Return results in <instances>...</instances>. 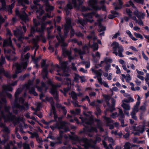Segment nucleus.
I'll return each mask as SVG.
<instances>
[{"instance_id": "1", "label": "nucleus", "mask_w": 149, "mask_h": 149, "mask_svg": "<svg viewBox=\"0 0 149 149\" xmlns=\"http://www.w3.org/2000/svg\"><path fill=\"white\" fill-rule=\"evenodd\" d=\"M4 75L7 78L9 77V72L4 70V69L0 67V80L2 76ZM3 85V91L0 92V122L1 119H3L5 122L9 121V108L6 105V100L5 98L6 96H9V85Z\"/></svg>"}, {"instance_id": "2", "label": "nucleus", "mask_w": 149, "mask_h": 149, "mask_svg": "<svg viewBox=\"0 0 149 149\" xmlns=\"http://www.w3.org/2000/svg\"><path fill=\"white\" fill-rule=\"evenodd\" d=\"M84 115L86 117L84 118L80 117V118L82 122L84 123V126L85 127L84 128L83 132L86 133L87 132H97V128L91 126V125L94 123L93 118L92 116L84 113Z\"/></svg>"}, {"instance_id": "3", "label": "nucleus", "mask_w": 149, "mask_h": 149, "mask_svg": "<svg viewBox=\"0 0 149 149\" xmlns=\"http://www.w3.org/2000/svg\"><path fill=\"white\" fill-rule=\"evenodd\" d=\"M40 0H34V5L31 6L32 9L36 10V13L37 17L38 19L40 18V16H42L45 13V11L42 9V6L39 3Z\"/></svg>"}, {"instance_id": "4", "label": "nucleus", "mask_w": 149, "mask_h": 149, "mask_svg": "<svg viewBox=\"0 0 149 149\" xmlns=\"http://www.w3.org/2000/svg\"><path fill=\"white\" fill-rule=\"evenodd\" d=\"M68 123L65 121H60L57 122L55 125V126H51L50 127L54 130L55 128H57L59 130L61 129L64 130V132H67L70 131V129L68 126Z\"/></svg>"}, {"instance_id": "5", "label": "nucleus", "mask_w": 149, "mask_h": 149, "mask_svg": "<svg viewBox=\"0 0 149 149\" xmlns=\"http://www.w3.org/2000/svg\"><path fill=\"white\" fill-rule=\"evenodd\" d=\"M111 46H113V54L116 56H118L120 57H124L122 54L124 49L122 46L120 45L118 43L116 42H113Z\"/></svg>"}, {"instance_id": "6", "label": "nucleus", "mask_w": 149, "mask_h": 149, "mask_svg": "<svg viewBox=\"0 0 149 149\" xmlns=\"http://www.w3.org/2000/svg\"><path fill=\"white\" fill-rule=\"evenodd\" d=\"M95 14V12H92L84 14L83 16L85 17L84 19H79V22L82 24H86L88 22L92 23L94 20L91 19L93 18V16H94Z\"/></svg>"}, {"instance_id": "7", "label": "nucleus", "mask_w": 149, "mask_h": 149, "mask_svg": "<svg viewBox=\"0 0 149 149\" xmlns=\"http://www.w3.org/2000/svg\"><path fill=\"white\" fill-rule=\"evenodd\" d=\"M24 106L21 105L18 103L15 104L13 108L14 112L16 114L18 113L19 112L22 111H25L29 109L28 103H25Z\"/></svg>"}, {"instance_id": "8", "label": "nucleus", "mask_w": 149, "mask_h": 149, "mask_svg": "<svg viewBox=\"0 0 149 149\" xmlns=\"http://www.w3.org/2000/svg\"><path fill=\"white\" fill-rule=\"evenodd\" d=\"M74 138L75 140L80 143L83 142L84 144L83 146L86 149H87L90 146L91 141L86 138H81L77 136H75Z\"/></svg>"}, {"instance_id": "9", "label": "nucleus", "mask_w": 149, "mask_h": 149, "mask_svg": "<svg viewBox=\"0 0 149 149\" xmlns=\"http://www.w3.org/2000/svg\"><path fill=\"white\" fill-rule=\"evenodd\" d=\"M25 8H24L22 10V12L20 13L19 10L17 9L15 10V13L17 15H19L22 21L26 23L27 22L29 21V20L28 17L27 15L25 12Z\"/></svg>"}, {"instance_id": "10", "label": "nucleus", "mask_w": 149, "mask_h": 149, "mask_svg": "<svg viewBox=\"0 0 149 149\" xmlns=\"http://www.w3.org/2000/svg\"><path fill=\"white\" fill-rule=\"evenodd\" d=\"M61 86V85L58 84L56 85H53L50 91L51 93L53 95L54 98L57 102L58 101V97L56 89L57 88H59Z\"/></svg>"}, {"instance_id": "11", "label": "nucleus", "mask_w": 149, "mask_h": 149, "mask_svg": "<svg viewBox=\"0 0 149 149\" xmlns=\"http://www.w3.org/2000/svg\"><path fill=\"white\" fill-rule=\"evenodd\" d=\"M30 54L29 53H27L25 56L24 58H22L23 56H21L22 61L20 64L23 67V70H25L28 65V62Z\"/></svg>"}, {"instance_id": "12", "label": "nucleus", "mask_w": 149, "mask_h": 149, "mask_svg": "<svg viewBox=\"0 0 149 149\" xmlns=\"http://www.w3.org/2000/svg\"><path fill=\"white\" fill-rule=\"evenodd\" d=\"M22 28L21 27L19 29L15 32H14V34L18 38V40L22 43L23 40L24 39V35L22 31Z\"/></svg>"}, {"instance_id": "13", "label": "nucleus", "mask_w": 149, "mask_h": 149, "mask_svg": "<svg viewBox=\"0 0 149 149\" xmlns=\"http://www.w3.org/2000/svg\"><path fill=\"white\" fill-rule=\"evenodd\" d=\"M15 66L16 67V70L15 72V73L12 75V77L13 79H15L17 77V74L23 71L24 70H22V66L19 64L18 63H15L13 65V67Z\"/></svg>"}, {"instance_id": "14", "label": "nucleus", "mask_w": 149, "mask_h": 149, "mask_svg": "<svg viewBox=\"0 0 149 149\" xmlns=\"http://www.w3.org/2000/svg\"><path fill=\"white\" fill-rule=\"evenodd\" d=\"M88 47L87 45H85L83 47V51H82L80 49H78L76 48H74V51L75 52L78 53L80 55V57L81 59L82 60H83V57L81 55L85 54L84 49H88Z\"/></svg>"}, {"instance_id": "15", "label": "nucleus", "mask_w": 149, "mask_h": 149, "mask_svg": "<svg viewBox=\"0 0 149 149\" xmlns=\"http://www.w3.org/2000/svg\"><path fill=\"white\" fill-rule=\"evenodd\" d=\"M33 23L34 26L31 27V33L29 35V36L30 37L33 36V34L36 31V27L40 24L39 23H38L36 20L34 19H33Z\"/></svg>"}, {"instance_id": "16", "label": "nucleus", "mask_w": 149, "mask_h": 149, "mask_svg": "<svg viewBox=\"0 0 149 149\" xmlns=\"http://www.w3.org/2000/svg\"><path fill=\"white\" fill-rule=\"evenodd\" d=\"M103 118L104 120V121L106 123L107 125L109 127V129L111 130L113 129L114 128V126L113 125H109L110 123H112L113 121L110 118L107 117L105 116H104Z\"/></svg>"}, {"instance_id": "17", "label": "nucleus", "mask_w": 149, "mask_h": 149, "mask_svg": "<svg viewBox=\"0 0 149 149\" xmlns=\"http://www.w3.org/2000/svg\"><path fill=\"white\" fill-rule=\"evenodd\" d=\"M121 106L124 109V112L127 116H129V112L128 111L130 109V104L123 102L121 104Z\"/></svg>"}, {"instance_id": "18", "label": "nucleus", "mask_w": 149, "mask_h": 149, "mask_svg": "<svg viewBox=\"0 0 149 149\" xmlns=\"http://www.w3.org/2000/svg\"><path fill=\"white\" fill-rule=\"evenodd\" d=\"M63 132H64L63 131L59 130L60 135L57 138L59 141L58 142L51 141L50 142L51 143L50 145L51 146L53 147L57 144H60L61 143V141H60V140L62 138L63 136Z\"/></svg>"}, {"instance_id": "19", "label": "nucleus", "mask_w": 149, "mask_h": 149, "mask_svg": "<svg viewBox=\"0 0 149 149\" xmlns=\"http://www.w3.org/2000/svg\"><path fill=\"white\" fill-rule=\"evenodd\" d=\"M31 83H29L27 86V88L29 89V92L30 94H33L34 96H37L38 95L37 93L35 91V87L31 86Z\"/></svg>"}, {"instance_id": "20", "label": "nucleus", "mask_w": 149, "mask_h": 149, "mask_svg": "<svg viewBox=\"0 0 149 149\" xmlns=\"http://www.w3.org/2000/svg\"><path fill=\"white\" fill-rule=\"evenodd\" d=\"M62 52L64 56L65 57L66 55H67L68 56L69 59L70 61L73 59V58L71 56V52L70 51L66 50L64 47H63Z\"/></svg>"}, {"instance_id": "21", "label": "nucleus", "mask_w": 149, "mask_h": 149, "mask_svg": "<svg viewBox=\"0 0 149 149\" xmlns=\"http://www.w3.org/2000/svg\"><path fill=\"white\" fill-rule=\"evenodd\" d=\"M97 1L96 0H89V4L94 10H98L99 8L96 5Z\"/></svg>"}, {"instance_id": "22", "label": "nucleus", "mask_w": 149, "mask_h": 149, "mask_svg": "<svg viewBox=\"0 0 149 149\" xmlns=\"http://www.w3.org/2000/svg\"><path fill=\"white\" fill-rule=\"evenodd\" d=\"M46 6V10L47 11H52L54 9V7L50 6L49 4V0H41Z\"/></svg>"}, {"instance_id": "23", "label": "nucleus", "mask_w": 149, "mask_h": 149, "mask_svg": "<svg viewBox=\"0 0 149 149\" xmlns=\"http://www.w3.org/2000/svg\"><path fill=\"white\" fill-rule=\"evenodd\" d=\"M0 126L1 127L3 128L4 129L3 130L4 131L3 136L5 139H6V138H8V135H9V130L8 128L6 127L5 125L2 123L1 122L0 123Z\"/></svg>"}, {"instance_id": "24", "label": "nucleus", "mask_w": 149, "mask_h": 149, "mask_svg": "<svg viewBox=\"0 0 149 149\" xmlns=\"http://www.w3.org/2000/svg\"><path fill=\"white\" fill-rule=\"evenodd\" d=\"M139 111L138 107L136 106H134V108L133 109L131 113V115L132 118L135 120H137V118L135 116L136 113L138 112Z\"/></svg>"}, {"instance_id": "25", "label": "nucleus", "mask_w": 149, "mask_h": 149, "mask_svg": "<svg viewBox=\"0 0 149 149\" xmlns=\"http://www.w3.org/2000/svg\"><path fill=\"white\" fill-rule=\"evenodd\" d=\"M83 0H72V3L73 4L74 7L79 8L83 3Z\"/></svg>"}, {"instance_id": "26", "label": "nucleus", "mask_w": 149, "mask_h": 149, "mask_svg": "<svg viewBox=\"0 0 149 149\" xmlns=\"http://www.w3.org/2000/svg\"><path fill=\"white\" fill-rule=\"evenodd\" d=\"M49 66V64L45 65L44 66V67H43V68L42 70V74L43 75V78L45 79V78H47V74H48V71L47 70V68Z\"/></svg>"}, {"instance_id": "27", "label": "nucleus", "mask_w": 149, "mask_h": 149, "mask_svg": "<svg viewBox=\"0 0 149 149\" xmlns=\"http://www.w3.org/2000/svg\"><path fill=\"white\" fill-rule=\"evenodd\" d=\"M145 127V125H143L142 126H139L136 128L135 126H133V127L135 131H139L140 133H143L144 132Z\"/></svg>"}, {"instance_id": "28", "label": "nucleus", "mask_w": 149, "mask_h": 149, "mask_svg": "<svg viewBox=\"0 0 149 149\" xmlns=\"http://www.w3.org/2000/svg\"><path fill=\"white\" fill-rule=\"evenodd\" d=\"M72 8V4L70 3H69L67 4L66 7L65 8V10L66 12V14L67 15H68L70 14V10Z\"/></svg>"}, {"instance_id": "29", "label": "nucleus", "mask_w": 149, "mask_h": 149, "mask_svg": "<svg viewBox=\"0 0 149 149\" xmlns=\"http://www.w3.org/2000/svg\"><path fill=\"white\" fill-rule=\"evenodd\" d=\"M134 13L135 15L139 19L144 18L145 15L142 12H139L136 9L134 12Z\"/></svg>"}, {"instance_id": "30", "label": "nucleus", "mask_w": 149, "mask_h": 149, "mask_svg": "<svg viewBox=\"0 0 149 149\" xmlns=\"http://www.w3.org/2000/svg\"><path fill=\"white\" fill-rule=\"evenodd\" d=\"M87 38L89 40L93 39L94 41H95L97 39L94 31L91 32L90 35L87 36Z\"/></svg>"}, {"instance_id": "31", "label": "nucleus", "mask_w": 149, "mask_h": 149, "mask_svg": "<svg viewBox=\"0 0 149 149\" xmlns=\"http://www.w3.org/2000/svg\"><path fill=\"white\" fill-rule=\"evenodd\" d=\"M46 99L50 102L52 107V110H54L55 108L54 105V101L53 98L52 97L49 98L46 97Z\"/></svg>"}, {"instance_id": "32", "label": "nucleus", "mask_w": 149, "mask_h": 149, "mask_svg": "<svg viewBox=\"0 0 149 149\" xmlns=\"http://www.w3.org/2000/svg\"><path fill=\"white\" fill-rule=\"evenodd\" d=\"M88 46L91 47L93 49V51L97 50L98 48V45L97 43H95L94 42L93 45H91L90 43V42H89Z\"/></svg>"}, {"instance_id": "33", "label": "nucleus", "mask_w": 149, "mask_h": 149, "mask_svg": "<svg viewBox=\"0 0 149 149\" xmlns=\"http://www.w3.org/2000/svg\"><path fill=\"white\" fill-rule=\"evenodd\" d=\"M41 87H39L37 85L36 86V87L38 89V91L39 92H42L43 91V87H44L46 89V91L47 90V87L46 86V84L43 82L41 83Z\"/></svg>"}, {"instance_id": "34", "label": "nucleus", "mask_w": 149, "mask_h": 149, "mask_svg": "<svg viewBox=\"0 0 149 149\" xmlns=\"http://www.w3.org/2000/svg\"><path fill=\"white\" fill-rule=\"evenodd\" d=\"M45 24L44 23H42L41 25V29H38L37 27V26L36 27V31L37 32H40L42 33L43 32L44 30L45 29Z\"/></svg>"}, {"instance_id": "35", "label": "nucleus", "mask_w": 149, "mask_h": 149, "mask_svg": "<svg viewBox=\"0 0 149 149\" xmlns=\"http://www.w3.org/2000/svg\"><path fill=\"white\" fill-rule=\"evenodd\" d=\"M119 4L118 6H116V3H114V5L115 6V9L116 10L120 9L122 8L123 3L121 0H118Z\"/></svg>"}, {"instance_id": "36", "label": "nucleus", "mask_w": 149, "mask_h": 149, "mask_svg": "<svg viewBox=\"0 0 149 149\" xmlns=\"http://www.w3.org/2000/svg\"><path fill=\"white\" fill-rule=\"evenodd\" d=\"M115 106H110L108 107V108L107 109L106 111L105 112V115L107 114V112L109 111L111 112H112L115 110Z\"/></svg>"}, {"instance_id": "37", "label": "nucleus", "mask_w": 149, "mask_h": 149, "mask_svg": "<svg viewBox=\"0 0 149 149\" xmlns=\"http://www.w3.org/2000/svg\"><path fill=\"white\" fill-rule=\"evenodd\" d=\"M10 54L12 52L13 54H15V49L14 46H13L11 40L10 39Z\"/></svg>"}, {"instance_id": "38", "label": "nucleus", "mask_w": 149, "mask_h": 149, "mask_svg": "<svg viewBox=\"0 0 149 149\" xmlns=\"http://www.w3.org/2000/svg\"><path fill=\"white\" fill-rule=\"evenodd\" d=\"M71 27V26H70L68 25H65L64 26V29L65 31L64 33L65 36H67L68 35V33L69 32V30L70 28Z\"/></svg>"}, {"instance_id": "39", "label": "nucleus", "mask_w": 149, "mask_h": 149, "mask_svg": "<svg viewBox=\"0 0 149 149\" xmlns=\"http://www.w3.org/2000/svg\"><path fill=\"white\" fill-rule=\"evenodd\" d=\"M3 137L4 140H3L2 141H1V139H0V149H2V148L1 147V144H5L9 140V135H8V138H6V139H5L4 138L3 135Z\"/></svg>"}, {"instance_id": "40", "label": "nucleus", "mask_w": 149, "mask_h": 149, "mask_svg": "<svg viewBox=\"0 0 149 149\" xmlns=\"http://www.w3.org/2000/svg\"><path fill=\"white\" fill-rule=\"evenodd\" d=\"M70 95H71L72 98L74 100H76L77 99V94L74 91H72L71 94L69 93Z\"/></svg>"}, {"instance_id": "41", "label": "nucleus", "mask_w": 149, "mask_h": 149, "mask_svg": "<svg viewBox=\"0 0 149 149\" xmlns=\"http://www.w3.org/2000/svg\"><path fill=\"white\" fill-rule=\"evenodd\" d=\"M11 115H12V114H11V113H10V120H16L17 119V122H18V121L19 120H22V118H17L16 117H15V116H13V119H12V116H11Z\"/></svg>"}, {"instance_id": "42", "label": "nucleus", "mask_w": 149, "mask_h": 149, "mask_svg": "<svg viewBox=\"0 0 149 149\" xmlns=\"http://www.w3.org/2000/svg\"><path fill=\"white\" fill-rule=\"evenodd\" d=\"M60 38H61V39L59 40V42L61 43V46L63 47L67 46L68 45V44L64 42L63 38L62 37Z\"/></svg>"}, {"instance_id": "43", "label": "nucleus", "mask_w": 149, "mask_h": 149, "mask_svg": "<svg viewBox=\"0 0 149 149\" xmlns=\"http://www.w3.org/2000/svg\"><path fill=\"white\" fill-rule=\"evenodd\" d=\"M1 3L2 4V7H0V10L2 9L5 10L6 9V4L5 1L4 0H1Z\"/></svg>"}, {"instance_id": "44", "label": "nucleus", "mask_w": 149, "mask_h": 149, "mask_svg": "<svg viewBox=\"0 0 149 149\" xmlns=\"http://www.w3.org/2000/svg\"><path fill=\"white\" fill-rule=\"evenodd\" d=\"M99 29L98 30L99 32H102L105 30L106 27L104 26H102L101 24H99Z\"/></svg>"}, {"instance_id": "45", "label": "nucleus", "mask_w": 149, "mask_h": 149, "mask_svg": "<svg viewBox=\"0 0 149 149\" xmlns=\"http://www.w3.org/2000/svg\"><path fill=\"white\" fill-rule=\"evenodd\" d=\"M124 146L125 149H132L131 144L129 142L126 143Z\"/></svg>"}, {"instance_id": "46", "label": "nucleus", "mask_w": 149, "mask_h": 149, "mask_svg": "<svg viewBox=\"0 0 149 149\" xmlns=\"http://www.w3.org/2000/svg\"><path fill=\"white\" fill-rule=\"evenodd\" d=\"M80 112V110L79 109H76L75 111L72 110L71 111V113L74 115L78 114Z\"/></svg>"}, {"instance_id": "47", "label": "nucleus", "mask_w": 149, "mask_h": 149, "mask_svg": "<svg viewBox=\"0 0 149 149\" xmlns=\"http://www.w3.org/2000/svg\"><path fill=\"white\" fill-rule=\"evenodd\" d=\"M19 2L23 6H24V3L26 4H28L29 3V2L27 0H19Z\"/></svg>"}, {"instance_id": "48", "label": "nucleus", "mask_w": 149, "mask_h": 149, "mask_svg": "<svg viewBox=\"0 0 149 149\" xmlns=\"http://www.w3.org/2000/svg\"><path fill=\"white\" fill-rule=\"evenodd\" d=\"M9 45V42L8 40H5L3 41V46L4 47H8Z\"/></svg>"}, {"instance_id": "49", "label": "nucleus", "mask_w": 149, "mask_h": 149, "mask_svg": "<svg viewBox=\"0 0 149 149\" xmlns=\"http://www.w3.org/2000/svg\"><path fill=\"white\" fill-rule=\"evenodd\" d=\"M119 114L118 115V116H120V118H123L124 117V115L123 113V111L121 109L119 108L118 109Z\"/></svg>"}, {"instance_id": "50", "label": "nucleus", "mask_w": 149, "mask_h": 149, "mask_svg": "<svg viewBox=\"0 0 149 149\" xmlns=\"http://www.w3.org/2000/svg\"><path fill=\"white\" fill-rule=\"evenodd\" d=\"M80 76L79 75L77 74H76L75 75V76L74 77V81L78 83L79 82V79H80Z\"/></svg>"}, {"instance_id": "51", "label": "nucleus", "mask_w": 149, "mask_h": 149, "mask_svg": "<svg viewBox=\"0 0 149 149\" xmlns=\"http://www.w3.org/2000/svg\"><path fill=\"white\" fill-rule=\"evenodd\" d=\"M22 89L20 88H19L16 91L15 93V96L16 98V100H17V98L18 95L22 91Z\"/></svg>"}, {"instance_id": "52", "label": "nucleus", "mask_w": 149, "mask_h": 149, "mask_svg": "<svg viewBox=\"0 0 149 149\" xmlns=\"http://www.w3.org/2000/svg\"><path fill=\"white\" fill-rule=\"evenodd\" d=\"M96 121L97 122V126L98 128L101 127L102 126V121L98 120H96Z\"/></svg>"}, {"instance_id": "53", "label": "nucleus", "mask_w": 149, "mask_h": 149, "mask_svg": "<svg viewBox=\"0 0 149 149\" xmlns=\"http://www.w3.org/2000/svg\"><path fill=\"white\" fill-rule=\"evenodd\" d=\"M32 59L34 63H38V62L41 59V57L40 56L38 58H33V56H32Z\"/></svg>"}, {"instance_id": "54", "label": "nucleus", "mask_w": 149, "mask_h": 149, "mask_svg": "<svg viewBox=\"0 0 149 149\" xmlns=\"http://www.w3.org/2000/svg\"><path fill=\"white\" fill-rule=\"evenodd\" d=\"M5 61V60L4 57L1 56L0 61V65L1 66L4 63Z\"/></svg>"}, {"instance_id": "55", "label": "nucleus", "mask_w": 149, "mask_h": 149, "mask_svg": "<svg viewBox=\"0 0 149 149\" xmlns=\"http://www.w3.org/2000/svg\"><path fill=\"white\" fill-rule=\"evenodd\" d=\"M16 143L15 141H10V146L12 145L13 146V149H17V147L15 146Z\"/></svg>"}, {"instance_id": "56", "label": "nucleus", "mask_w": 149, "mask_h": 149, "mask_svg": "<svg viewBox=\"0 0 149 149\" xmlns=\"http://www.w3.org/2000/svg\"><path fill=\"white\" fill-rule=\"evenodd\" d=\"M57 67L58 68V69L57 70V71L59 72H61V73L64 72L65 70L63 69L62 68H60L58 67V65H57Z\"/></svg>"}, {"instance_id": "57", "label": "nucleus", "mask_w": 149, "mask_h": 149, "mask_svg": "<svg viewBox=\"0 0 149 149\" xmlns=\"http://www.w3.org/2000/svg\"><path fill=\"white\" fill-rule=\"evenodd\" d=\"M92 71L94 72L95 74L97 75L99 77H101L102 75V74L99 71H95L93 69H92Z\"/></svg>"}, {"instance_id": "58", "label": "nucleus", "mask_w": 149, "mask_h": 149, "mask_svg": "<svg viewBox=\"0 0 149 149\" xmlns=\"http://www.w3.org/2000/svg\"><path fill=\"white\" fill-rule=\"evenodd\" d=\"M76 36L78 37H83L84 36L83 34L80 32L77 31L75 33Z\"/></svg>"}, {"instance_id": "59", "label": "nucleus", "mask_w": 149, "mask_h": 149, "mask_svg": "<svg viewBox=\"0 0 149 149\" xmlns=\"http://www.w3.org/2000/svg\"><path fill=\"white\" fill-rule=\"evenodd\" d=\"M134 35L136 38H139L141 39H143V38L142 35L139 33L135 32L134 33Z\"/></svg>"}, {"instance_id": "60", "label": "nucleus", "mask_w": 149, "mask_h": 149, "mask_svg": "<svg viewBox=\"0 0 149 149\" xmlns=\"http://www.w3.org/2000/svg\"><path fill=\"white\" fill-rule=\"evenodd\" d=\"M104 61L106 64H107L108 63H112L113 60L111 58H106L104 59Z\"/></svg>"}, {"instance_id": "61", "label": "nucleus", "mask_w": 149, "mask_h": 149, "mask_svg": "<svg viewBox=\"0 0 149 149\" xmlns=\"http://www.w3.org/2000/svg\"><path fill=\"white\" fill-rule=\"evenodd\" d=\"M23 146L24 149H30L29 144L26 143H23Z\"/></svg>"}, {"instance_id": "62", "label": "nucleus", "mask_w": 149, "mask_h": 149, "mask_svg": "<svg viewBox=\"0 0 149 149\" xmlns=\"http://www.w3.org/2000/svg\"><path fill=\"white\" fill-rule=\"evenodd\" d=\"M119 120L121 122V126L122 127H124L127 125L124 124V120L123 118H119Z\"/></svg>"}, {"instance_id": "63", "label": "nucleus", "mask_w": 149, "mask_h": 149, "mask_svg": "<svg viewBox=\"0 0 149 149\" xmlns=\"http://www.w3.org/2000/svg\"><path fill=\"white\" fill-rule=\"evenodd\" d=\"M31 134L32 136L33 137H36L37 141H38V138L39 136L38 135L37 133L36 132L34 133H31Z\"/></svg>"}, {"instance_id": "64", "label": "nucleus", "mask_w": 149, "mask_h": 149, "mask_svg": "<svg viewBox=\"0 0 149 149\" xmlns=\"http://www.w3.org/2000/svg\"><path fill=\"white\" fill-rule=\"evenodd\" d=\"M66 63L65 62H62L61 63V68H62L65 70L66 68Z\"/></svg>"}]
</instances>
